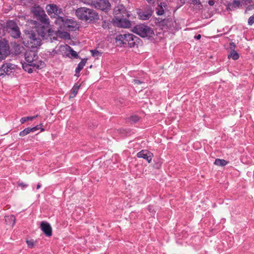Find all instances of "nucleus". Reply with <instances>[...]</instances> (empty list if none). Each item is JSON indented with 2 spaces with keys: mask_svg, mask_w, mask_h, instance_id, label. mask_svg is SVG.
Masks as SVG:
<instances>
[{
  "mask_svg": "<svg viewBox=\"0 0 254 254\" xmlns=\"http://www.w3.org/2000/svg\"><path fill=\"white\" fill-rule=\"evenodd\" d=\"M254 23V14L251 16L248 19V24L252 25Z\"/></svg>",
  "mask_w": 254,
  "mask_h": 254,
  "instance_id": "7c9ffc66",
  "label": "nucleus"
},
{
  "mask_svg": "<svg viewBox=\"0 0 254 254\" xmlns=\"http://www.w3.org/2000/svg\"><path fill=\"white\" fill-rule=\"evenodd\" d=\"M19 186H21V187H23V188H26V187H27V185L24 184V183H20V184H19Z\"/></svg>",
  "mask_w": 254,
  "mask_h": 254,
  "instance_id": "58836bf2",
  "label": "nucleus"
},
{
  "mask_svg": "<svg viewBox=\"0 0 254 254\" xmlns=\"http://www.w3.org/2000/svg\"><path fill=\"white\" fill-rule=\"evenodd\" d=\"M235 47H236V45L234 43H231L230 44V49H231V51L232 50V49H234L235 50Z\"/></svg>",
  "mask_w": 254,
  "mask_h": 254,
  "instance_id": "f704fd0d",
  "label": "nucleus"
},
{
  "mask_svg": "<svg viewBox=\"0 0 254 254\" xmlns=\"http://www.w3.org/2000/svg\"><path fill=\"white\" fill-rule=\"evenodd\" d=\"M115 17L116 16L127 17L128 14L126 11L125 7L123 5H119L117 6L114 10Z\"/></svg>",
  "mask_w": 254,
  "mask_h": 254,
  "instance_id": "ddd939ff",
  "label": "nucleus"
},
{
  "mask_svg": "<svg viewBox=\"0 0 254 254\" xmlns=\"http://www.w3.org/2000/svg\"><path fill=\"white\" fill-rule=\"evenodd\" d=\"M70 58H75L77 59L79 57L76 52L74 51L71 48H70Z\"/></svg>",
  "mask_w": 254,
  "mask_h": 254,
  "instance_id": "c85d7f7f",
  "label": "nucleus"
},
{
  "mask_svg": "<svg viewBox=\"0 0 254 254\" xmlns=\"http://www.w3.org/2000/svg\"><path fill=\"white\" fill-rule=\"evenodd\" d=\"M5 221L7 224L13 226L15 223V217L12 215L5 216Z\"/></svg>",
  "mask_w": 254,
  "mask_h": 254,
  "instance_id": "412c9836",
  "label": "nucleus"
},
{
  "mask_svg": "<svg viewBox=\"0 0 254 254\" xmlns=\"http://www.w3.org/2000/svg\"><path fill=\"white\" fill-rule=\"evenodd\" d=\"M38 116V115L32 116V117H23L20 119V122L21 124H24L28 121H32L35 119Z\"/></svg>",
  "mask_w": 254,
  "mask_h": 254,
  "instance_id": "b1692460",
  "label": "nucleus"
},
{
  "mask_svg": "<svg viewBox=\"0 0 254 254\" xmlns=\"http://www.w3.org/2000/svg\"><path fill=\"white\" fill-rule=\"evenodd\" d=\"M129 121L132 122V123H136L137 121H138L139 118V117L136 116V115H133V116H131L130 118H129Z\"/></svg>",
  "mask_w": 254,
  "mask_h": 254,
  "instance_id": "c756f323",
  "label": "nucleus"
},
{
  "mask_svg": "<svg viewBox=\"0 0 254 254\" xmlns=\"http://www.w3.org/2000/svg\"><path fill=\"white\" fill-rule=\"evenodd\" d=\"M26 243H27L28 246L31 248L34 245V243L32 241H27Z\"/></svg>",
  "mask_w": 254,
  "mask_h": 254,
  "instance_id": "473e14b6",
  "label": "nucleus"
},
{
  "mask_svg": "<svg viewBox=\"0 0 254 254\" xmlns=\"http://www.w3.org/2000/svg\"><path fill=\"white\" fill-rule=\"evenodd\" d=\"M228 58H232L234 60H237L239 58V55L237 51L232 49L228 55Z\"/></svg>",
  "mask_w": 254,
  "mask_h": 254,
  "instance_id": "4be33fe9",
  "label": "nucleus"
},
{
  "mask_svg": "<svg viewBox=\"0 0 254 254\" xmlns=\"http://www.w3.org/2000/svg\"><path fill=\"white\" fill-rule=\"evenodd\" d=\"M228 162L224 159H216L214 162V164L219 166H225L228 164Z\"/></svg>",
  "mask_w": 254,
  "mask_h": 254,
  "instance_id": "5701e85b",
  "label": "nucleus"
},
{
  "mask_svg": "<svg viewBox=\"0 0 254 254\" xmlns=\"http://www.w3.org/2000/svg\"><path fill=\"white\" fill-rule=\"evenodd\" d=\"M75 13L78 18L86 21L98 19V15L94 10L86 7L79 8Z\"/></svg>",
  "mask_w": 254,
  "mask_h": 254,
  "instance_id": "39448f33",
  "label": "nucleus"
},
{
  "mask_svg": "<svg viewBox=\"0 0 254 254\" xmlns=\"http://www.w3.org/2000/svg\"><path fill=\"white\" fill-rule=\"evenodd\" d=\"M41 188V185L40 183H38L37 185V189H39Z\"/></svg>",
  "mask_w": 254,
  "mask_h": 254,
  "instance_id": "79ce46f5",
  "label": "nucleus"
},
{
  "mask_svg": "<svg viewBox=\"0 0 254 254\" xmlns=\"http://www.w3.org/2000/svg\"><path fill=\"white\" fill-rule=\"evenodd\" d=\"M132 82H133L134 84L138 85V84H140L143 83H144V81H143V80H139V79H133V80Z\"/></svg>",
  "mask_w": 254,
  "mask_h": 254,
  "instance_id": "2f4dec72",
  "label": "nucleus"
},
{
  "mask_svg": "<svg viewBox=\"0 0 254 254\" xmlns=\"http://www.w3.org/2000/svg\"><path fill=\"white\" fill-rule=\"evenodd\" d=\"M47 13L51 16H54L57 18L55 23H62V24L60 25V27H62L63 25L64 27H67L69 29H70V27L69 25H66V21H64V19L60 15L62 13V9L59 7L55 4H48L46 8Z\"/></svg>",
  "mask_w": 254,
  "mask_h": 254,
  "instance_id": "7ed1b4c3",
  "label": "nucleus"
},
{
  "mask_svg": "<svg viewBox=\"0 0 254 254\" xmlns=\"http://www.w3.org/2000/svg\"><path fill=\"white\" fill-rule=\"evenodd\" d=\"M87 62V59H82L81 61L78 64L77 67L75 69V76L79 77L80 71L83 69Z\"/></svg>",
  "mask_w": 254,
  "mask_h": 254,
  "instance_id": "a211bd4d",
  "label": "nucleus"
},
{
  "mask_svg": "<svg viewBox=\"0 0 254 254\" xmlns=\"http://www.w3.org/2000/svg\"><path fill=\"white\" fill-rule=\"evenodd\" d=\"M79 86H74L72 89V93L70 94L69 97L73 98L76 96L77 94Z\"/></svg>",
  "mask_w": 254,
  "mask_h": 254,
  "instance_id": "bb28decb",
  "label": "nucleus"
},
{
  "mask_svg": "<svg viewBox=\"0 0 254 254\" xmlns=\"http://www.w3.org/2000/svg\"><path fill=\"white\" fill-rule=\"evenodd\" d=\"M160 5H162V6H163V7H165V6H166V3H164V2H163V3H162V2H161V4H160Z\"/></svg>",
  "mask_w": 254,
  "mask_h": 254,
  "instance_id": "37998d69",
  "label": "nucleus"
},
{
  "mask_svg": "<svg viewBox=\"0 0 254 254\" xmlns=\"http://www.w3.org/2000/svg\"><path fill=\"white\" fill-rule=\"evenodd\" d=\"M41 130L42 131H44V128H41Z\"/></svg>",
  "mask_w": 254,
  "mask_h": 254,
  "instance_id": "49530a36",
  "label": "nucleus"
},
{
  "mask_svg": "<svg viewBox=\"0 0 254 254\" xmlns=\"http://www.w3.org/2000/svg\"><path fill=\"white\" fill-rule=\"evenodd\" d=\"M139 39L132 34L124 33L117 36L116 42L119 46L135 47L137 46Z\"/></svg>",
  "mask_w": 254,
  "mask_h": 254,
  "instance_id": "f03ea898",
  "label": "nucleus"
},
{
  "mask_svg": "<svg viewBox=\"0 0 254 254\" xmlns=\"http://www.w3.org/2000/svg\"><path fill=\"white\" fill-rule=\"evenodd\" d=\"M40 228L46 236H51L52 235V229L50 224L46 221H42L41 223Z\"/></svg>",
  "mask_w": 254,
  "mask_h": 254,
  "instance_id": "2eb2a0df",
  "label": "nucleus"
},
{
  "mask_svg": "<svg viewBox=\"0 0 254 254\" xmlns=\"http://www.w3.org/2000/svg\"><path fill=\"white\" fill-rule=\"evenodd\" d=\"M9 54V46L4 42L0 41V60L3 59Z\"/></svg>",
  "mask_w": 254,
  "mask_h": 254,
  "instance_id": "f8f14e48",
  "label": "nucleus"
},
{
  "mask_svg": "<svg viewBox=\"0 0 254 254\" xmlns=\"http://www.w3.org/2000/svg\"><path fill=\"white\" fill-rule=\"evenodd\" d=\"M152 14V11L151 10L142 11L139 13V16L142 20H148L149 19Z\"/></svg>",
  "mask_w": 254,
  "mask_h": 254,
  "instance_id": "aec40b11",
  "label": "nucleus"
},
{
  "mask_svg": "<svg viewBox=\"0 0 254 254\" xmlns=\"http://www.w3.org/2000/svg\"><path fill=\"white\" fill-rule=\"evenodd\" d=\"M113 0H93L92 4L97 9L102 11H108L111 7L110 1Z\"/></svg>",
  "mask_w": 254,
  "mask_h": 254,
  "instance_id": "1a4fd4ad",
  "label": "nucleus"
},
{
  "mask_svg": "<svg viewBox=\"0 0 254 254\" xmlns=\"http://www.w3.org/2000/svg\"><path fill=\"white\" fill-rule=\"evenodd\" d=\"M92 56L95 59H98L102 56V53L97 51V50H92L90 51Z\"/></svg>",
  "mask_w": 254,
  "mask_h": 254,
  "instance_id": "393cba45",
  "label": "nucleus"
},
{
  "mask_svg": "<svg viewBox=\"0 0 254 254\" xmlns=\"http://www.w3.org/2000/svg\"><path fill=\"white\" fill-rule=\"evenodd\" d=\"M201 35L198 34V35H197L195 36L194 37V38H195V39H197V40H199V39H200L201 38Z\"/></svg>",
  "mask_w": 254,
  "mask_h": 254,
  "instance_id": "4c0bfd02",
  "label": "nucleus"
},
{
  "mask_svg": "<svg viewBox=\"0 0 254 254\" xmlns=\"http://www.w3.org/2000/svg\"><path fill=\"white\" fill-rule=\"evenodd\" d=\"M38 33L33 31H29L23 35V43L27 47L33 50L39 48L41 44L42 40L40 36L46 38L51 35V29L49 27L42 26L38 29Z\"/></svg>",
  "mask_w": 254,
  "mask_h": 254,
  "instance_id": "f257e3e1",
  "label": "nucleus"
},
{
  "mask_svg": "<svg viewBox=\"0 0 254 254\" xmlns=\"http://www.w3.org/2000/svg\"><path fill=\"white\" fill-rule=\"evenodd\" d=\"M38 56L37 54L33 50L27 51L25 53V59L26 63L29 65L32 66L33 68L36 69L42 68L45 66L44 62L38 60Z\"/></svg>",
  "mask_w": 254,
  "mask_h": 254,
  "instance_id": "20e7f679",
  "label": "nucleus"
},
{
  "mask_svg": "<svg viewBox=\"0 0 254 254\" xmlns=\"http://www.w3.org/2000/svg\"><path fill=\"white\" fill-rule=\"evenodd\" d=\"M31 11L35 18L45 25L44 27H49V19L42 7L36 4L31 7Z\"/></svg>",
  "mask_w": 254,
  "mask_h": 254,
  "instance_id": "423d86ee",
  "label": "nucleus"
},
{
  "mask_svg": "<svg viewBox=\"0 0 254 254\" xmlns=\"http://www.w3.org/2000/svg\"><path fill=\"white\" fill-rule=\"evenodd\" d=\"M153 154L147 150H142L137 153L138 158H142L147 161L148 163H150Z\"/></svg>",
  "mask_w": 254,
  "mask_h": 254,
  "instance_id": "4468645a",
  "label": "nucleus"
},
{
  "mask_svg": "<svg viewBox=\"0 0 254 254\" xmlns=\"http://www.w3.org/2000/svg\"><path fill=\"white\" fill-rule=\"evenodd\" d=\"M208 4L210 5V6H212L214 4V0H209L208 1Z\"/></svg>",
  "mask_w": 254,
  "mask_h": 254,
  "instance_id": "e433bc0d",
  "label": "nucleus"
},
{
  "mask_svg": "<svg viewBox=\"0 0 254 254\" xmlns=\"http://www.w3.org/2000/svg\"><path fill=\"white\" fill-rule=\"evenodd\" d=\"M15 65L11 64H3L0 67V76L4 74L9 75L13 72L14 69Z\"/></svg>",
  "mask_w": 254,
  "mask_h": 254,
  "instance_id": "9b49d317",
  "label": "nucleus"
},
{
  "mask_svg": "<svg viewBox=\"0 0 254 254\" xmlns=\"http://www.w3.org/2000/svg\"><path fill=\"white\" fill-rule=\"evenodd\" d=\"M252 9H254V3L253 5H251L247 7V10H250Z\"/></svg>",
  "mask_w": 254,
  "mask_h": 254,
  "instance_id": "c9c22d12",
  "label": "nucleus"
},
{
  "mask_svg": "<svg viewBox=\"0 0 254 254\" xmlns=\"http://www.w3.org/2000/svg\"><path fill=\"white\" fill-rule=\"evenodd\" d=\"M6 29L10 35L14 38H18L20 36V31L17 24L12 20L8 21L6 23Z\"/></svg>",
  "mask_w": 254,
  "mask_h": 254,
  "instance_id": "6e6552de",
  "label": "nucleus"
},
{
  "mask_svg": "<svg viewBox=\"0 0 254 254\" xmlns=\"http://www.w3.org/2000/svg\"><path fill=\"white\" fill-rule=\"evenodd\" d=\"M70 47L67 45H61L59 47V52L63 56L70 57Z\"/></svg>",
  "mask_w": 254,
  "mask_h": 254,
  "instance_id": "dca6fc26",
  "label": "nucleus"
},
{
  "mask_svg": "<svg viewBox=\"0 0 254 254\" xmlns=\"http://www.w3.org/2000/svg\"><path fill=\"white\" fill-rule=\"evenodd\" d=\"M22 67L25 71H28L29 73H32L33 72V69L32 68V67H33L32 66L29 65L28 64H23Z\"/></svg>",
  "mask_w": 254,
  "mask_h": 254,
  "instance_id": "a878e982",
  "label": "nucleus"
},
{
  "mask_svg": "<svg viewBox=\"0 0 254 254\" xmlns=\"http://www.w3.org/2000/svg\"><path fill=\"white\" fill-rule=\"evenodd\" d=\"M149 3H152L154 2V0H146Z\"/></svg>",
  "mask_w": 254,
  "mask_h": 254,
  "instance_id": "a19ab883",
  "label": "nucleus"
},
{
  "mask_svg": "<svg viewBox=\"0 0 254 254\" xmlns=\"http://www.w3.org/2000/svg\"><path fill=\"white\" fill-rule=\"evenodd\" d=\"M148 210L149 211H151V206H148Z\"/></svg>",
  "mask_w": 254,
  "mask_h": 254,
  "instance_id": "c03bdc74",
  "label": "nucleus"
},
{
  "mask_svg": "<svg viewBox=\"0 0 254 254\" xmlns=\"http://www.w3.org/2000/svg\"><path fill=\"white\" fill-rule=\"evenodd\" d=\"M64 34L65 35H67L68 36H69V34L67 32H65Z\"/></svg>",
  "mask_w": 254,
  "mask_h": 254,
  "instance_id": "a18cd8bd",
  "label": "nucleus"
},
{
  "mask_svg": "<svg viewBox=\"0 0 254 254\" xmlns=\"http://www.w3.org/2000/svg\"><path fill=\"white\" fill-rule=\"evenodd\" d=\"M241 6L242 4L239 0H234L228 4V8L231 10H234L236 8H239Z\"/></svg>",
  "mask_w": 254,
  "mask_h": 254,
  "instance_id": "6ab92c4d",
  "label": "nucleus"
},
{
  "mask_svg": "<svg viewBox=\"0 0 254 254\" xmlns=\"http://www.w3.org/2000/svg\"><path fill=\"white\" fill-rule=\"evenodd\" d=\"M164 12V8L162 5H159L156 8V13L158 15H161Z\"/></svg>",
  "mask_w": 254,
  "mask_h": 254,
  "instance_id": "cd10ccee",
  "label": "nucleus"
},
{
  "mask_svg": "<svg viewBox=\"0 0 254 254\" xmlns=\"http://www.w3.org/2000/svg\"><path fill=\"white\" fill-rule=\"evenodd\" d=\"M56 54H57V52L55 50H53L52 52V55L54 56Z\"/></svg>",
  "mask_w": 254,
  "mask_h": 254,
  "instance_id": "ea45409f",
  "label": "nucleus"
},
{
  "mask_svg": "<svg viewBox=\"0 0 254 254\" xmlns=\"http://www.w3.org/2000/svg\"><path fill=\"white\" fill-rule=\"evenodd\" d=\"M127 17L116 16L113 19L114 24L118 27L128 28L131 25L129 20H127Z\"/></svg>",
  "mask_w": 254,
  "mask_h": 254,
  "instance_id": "9d476101",
  "label": "nucleus"
},
{
  "mask_svg": "<svg viewBox=\"0 0 254 254\" xmlns=\"http://www.w3.org/2000/svg\"><path fill=\"white\" fill-rule=\"evenodd\" d=\"M253 0H242V2L243 3V4H248L249 3H250Z\"/></svg>",
  "mask_w": 254,
  "mask_h": 254,
  "instance_id": "72a5a7b5",
  "label": "nucleus"
},
{
  "mask_svg": "<svg viewBox=\"0 0 254 254\" xmlns=\"http://www.w3.org/2000/svg\"><path fill=\"white\" fill-rule=\"evenodd\" d=\"M43 126L42 124H40V125H38L36 127H27L25 128L22 131H20L19 133V135L21 136H24L28 133H29L31 132H34L39 129L40 128V127Z\"/></svg>",
  "mask_w": 254,
  "mask_h": 254,
  "instance_id": "f3484780",
  "label": "nucleus"
},
{
  "mask_svg": "<svg viewBox=\"0 0 254 254\" xmlns=\"http://www.w3.org/2000/svg\"><path fill=\"white\" fill-rule=\"evenodd\" d=\"M132 31L142 37H151L154 34L152 28L143 24L136 25L134 27Z\"/></svg>",
  "mask_w": 254,
  "mask_h": 254,
  "instance_id": "0eeeda50",
  "label": "nucleus"
}]
</instances>
